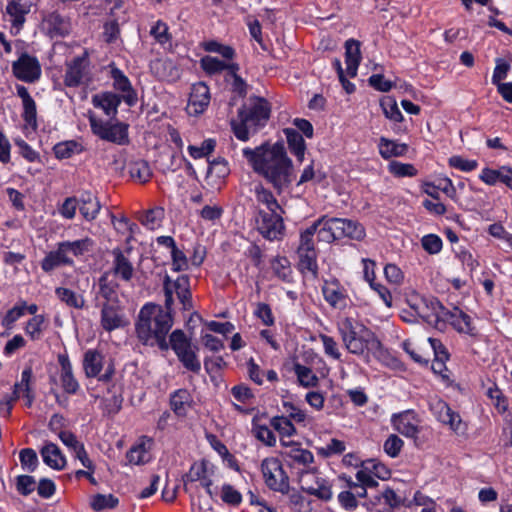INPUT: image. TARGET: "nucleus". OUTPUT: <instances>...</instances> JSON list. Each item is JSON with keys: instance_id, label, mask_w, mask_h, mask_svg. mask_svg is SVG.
<instances>
[{"instance_id": "obj_18", "label": "nucleus", "mask_w": 512, "mask_h": 512, "mask_svg": "<svg viewBox=\"0 0 512 512\" xmlns=\"http://www.w3.org/2000/svg\"><path fill=\"white\" fill-rule=\"evenodd\" d=\"M110 78L113 81V87L115 90L122 93L121 98L128 106H134L137 103V93L132 87V84L128 77L115 65L110 66Z\"/></svg>"}, {"instance_id": "obj_24", "label": "nucleus", "mask_w": 512, "mask_h": 512, "mask_svg": "<svg viewBox=\"0 0 512 512\" xmlns=\"http://www.w3.org/2000/svg\"><path fill=\"white\" fill-rule=\"evenodd\" d=\"M58 362L61 367L60 380L64 391L75 394L79 389V383L73 375L72 365L67 354H59Z\"/></svg>"}, {"instance_id": "obj_33", "label": "nucleus", "mask_w": 512, "mask_h": 512, "mask_svg": "<svg viewBox=\"0 0 512 512\" xmlns=\"http://www.w3.org/2000/svg\"><path fill=\"white\" fill-rule=\"evenodd\" d=\"M338 226L341 238L362 241L366 236L365 228L357 221L338 218Z\"/></svg>"}, {"instance_id": "obj_46", "label": "nucleus", "mask_w": 512, "mask_h": 512, "mask_svg": "<svg viewBox=\"0 0 512 512\" xmlns=\"http://www.w3.org/2000/svg\"><path fill=\"white\" fill-rule=\"evenodd\" d=\"M163 218L164 209L162 207H154L140 217V222L147 229L155 230L161 226Z\"/></svg>"}, {"instance_id": "obj_38", "label": "nucleus", "mask_w": 512, "mask_h": 512, "mask_svg": "<svg viewBox=\"0 0 512 512\" xmlns=\"http://www.w3.org/2000/svg\"><path fill=\"white\" fill-rule=\"evenodd\" d=\"M273 274L281 281L286 283L293 282V271L291 263L285 256H276L270 262Z\"/></svg>"}, {"instance_id": "obj_22", "label": "nucleus", "mask_w": 512, "mask_h": 512, "mask_svg": "<svg viewBox=\"0 0 512 512\" xmlns=\"http://www.w3.org/2000/svg\"><path fill=\"white\" fill-rule=\"evenodd\" d=\"M83 369L87 377L94 378L98 377L100 380L107 381L110 378L109 374L100 376V372L103 369V355L93 349H89L85 352L83 358Z\"/></svg>"}, {"instance_id": "obj_34", "label": "nucleus", "mask_w": 512, "mask_h": 512, "mask_svg": "<svg viewBox=\"0 0 512 512\" xmlns=\"http://www.w3.org/2000/svg\"><path fill=\"white\" fill-rule=\"evenodd\" d=\"M201 67L203 70L212 75L227 70L228 73H235L239 70L237 63H227L213 56H205L201 59Z\"/></svg>"}, {"instance_id": "obj_2", "label": "nucleus", "mask_w": 512, "mask_h": 512, "mask_svg": "<svg viewBox=\"0 0 512 512\" xmlns=\"http://www.w3.org/2000/svg\"><path fill=\"white\" fill-rule=\"evenodd\" d=\"M173 325L170 310L147 303L139 311L135 324L138 340L146 346H157L160 350L169 349L167 335Z\"/></svg>"}, {"instance_id": "obj_25", "label": "nucleus", "mask_w": 512, "mask_h": 512, "mask_svg": "<svg viewBox=\"0 0 512 512\" xmlns=\"http://www.w3.org/2000/svg\"><path fill=\"white\" fill-rule=\"evenodd\" d=\"M34 0H8L6 12L11 17L13 26L20 27L25 22V15L31 10Z\"/></svg>"}, {"instance_id": "obj_50", "label": "nucleus", "mask_w": 512, "mask_h": 512, "mask_svg": "<svg viewBox=\"0 0 512 512\" xmlns=\"http://www.w3.org/2000/svg\"><path fill=\"white\" fill-rule=\"evenodd\" d=\"M318 337L322 342L325 355L328 358L340 361L342 358V353L340 351V347L337 341L332 336L322 333L319 334Z\"/></svg>"}, {"instance_id": "obj_51", "label": "nucleus", "mask_w": 512, "mask_h": 512, "mask_svg": "<svg viewBox=\"0 0 512 512\" xmlns=\"http://www.w3.org/2000/svg\"><path fill=\"white\" fill-rule=\"evenodd\" d=\"M43 324L44 317L42 315H35L27 321L24 331L31 340H39L43 334Z\"/></svg>"}, {"instance_id": "obj_57", "label": "nucleus", "mask_w": 512, "mask_h": 512, "mask_svg": "<svg viewBox=\"0 0 512 512\" xmlns=\"http://www.w3.org/2000/svg\"><path fill=\"white\" fill-rule=\"evenodd\" d=\"M389 172L396 177H414L418 171L413 164L392 161L389 166Z\"/></svg>"}, {"instance_id": "obj_11", "label": "nucleus", "mask_w": 512, "mask_h": 512, "mask_svg": "<svg viewBox=\"0 0 512 512\" xmlns=\"http://www.w3.org/2000/svg\"><path fill=\"white\" fill-rule=\"evenodd\" d=\"M13 75L26 83H34L41 77V65L36 56L26 52L20 54L19 58L12 63Z\"/></svg>"}, {"instance_id": "obj_45", "label": "nucleus", "mask_w": 512, "mask_h": 512, "mask_svg": "<svg viewBox=\"0 0 512 512\" xmlns=\"http://www.w3.org/2000/svg\"><path fill=\"white\" fill-rule=\"evenodd\" d=\"M55 294L69 307L75 309H82L84 307V298L68 288L58 287L55 289Z\"/></svg>"}, {"instance_id": "obj_61", "label": "nucleus", "mask_w": 512, "mask_h": 512, "mask_svg": "<svg viewBox=\"0 0 512 512\" xmlns=\"http://www.w3.org/2000/svg\"><path fill=\"white\" fill-rule=\"evenodd\" d=\"M384 115L394 122H401L403 120V115L398 108V105L395 100L392 98L383 99L380 103Z\"/></svg>"}, {"instance_id": "obj_47", "label": "nucleus", "mask_w": 512, "mask_h": 512, "mask_svg": "<svg viewBox=\"0 0 512 512\" xmlns=\"http://www.w3.org/2000/svg\"><path fill=\"white\" fill-rule=\"evenodd\" d=\"M54 154L58 159H67L74 154L82 151V146L74 140L64 141L56 144L53 148Z\"/></svg>"}, {"instance_id": "obj_41", "label": "nucleus", "mask_w": 512, "mask_h": 512, "mask_svg": "<svg viewBox=\"0 0 512 512\" xmlns=\"http://www.w3.org/2000/svg\"><path fill=\"white\" fill-rule=\"evenodd\" d=\"M251 432L253 436L264 445L273 447L276 444V436L273 431L266 425L259 423L256 418L252 420Z\"/></svg>"}, {"instance_id": "obj_3", "label": "nucleus", "mask_w": 512, "mask_h": 512, "mask_svg": "<svg viewBox=\"0 0 512 512\" xmlns=\"http://www.w3.org/2000/svg\"><path fill=\"white\" fill-rule=\"evenodd\" d=\"M337 331L347 351L357 356L376 353L381 343L375 334L352 317H341L336 323Z\"/></svg>"}, {"instance_id": "obj_15", "label": "nucleus", "mask_w": 512, "mask_h": 512, "mask_svg": "<svg viewBox=\"0 0 512 512\" xmlns=\"http://www.w3.org/2000/svg\"><path fill=\"white\" fill-rule=\"evenodd\" d=\"M391 423L397 432L407 438H416L421 431V420L413 410L393 414Z\"/></svg>"}, {"instance_id": "obj_60", "label": "nucleus", "mask_w": 512, "mask_h": 512, "mask_svg": "<svg viewBox=\"0 0 512 512\" xmlns=\"http://www.w3.org/2000/svg\"><path fill=\"white\" fill-rule=\"evenodd\" d=\"M421 245L427 253L435 255L441 252L443 241L436 234H427L421 238Z\"/></svg>"}, {"instance_id": "obj_29", "label": "nucleus", "mask_w": 512, "mask_h": 512, "mask_svg": "<svg viewBox=\"0 0 512 512\" xmlns=\"http://www.w3.org/2000/svg\"><path fill=\"white\" fill-rule=\"evenodd\" d=\"M289 447L290 449L286 452V457L289 459L291 465L302 467L308 472L314 462L312 452L299 445H292V443H290Z\"/></svg>"}, {"instance_id": "obj_30", "label": "nucleus", "mask_w": 512, "mask_h": 512, "mask_svg": "<svg viewBox=\"0 0 512 512\" xmlns=\"http://www.w3.org/2000/svg\"><path fill=\"white\" fill-rule=\"evenodd\" d=\"M283 133L286 137L290 152L299 162H302L306 152V143L303 136L295 128L290 127L284 128Z\"/></svg>"}, {"instance_id": "obj_39", "label": "nucleus", "mask_w": 512, "mask_h": 512, "mask_svg": "<svg viewBox=\"0 0 512 512\" xmlns=\"http://www.w3.org/2000/svg\"><path fill=\"white\" fill-rule=\"evenodd\" d=\"M271 426L275 429L281 437L282 446H290L289 441H286L285 437H291L296 434V428L292 424L289 418L285 416H275L270 421Z\"/></svg>"}, {"instance_id": "obj_62", "label": "nucleus", "mask_w": 512, "mask_h": 512, "mask_svg": "<svg viewBox=\"0 0 512 512\" xmlns=\"http://www.w3.org/2000/svg\"><path fill=\"white\" fill-rule=\"evenodd\" d=\"M363 463L368 468V472H371L375 479L378 478L381 480H386L390 477V470L376 459H368L363 461Z\"/></svg>"}, {"instance_id": "obj_21", "label": "nucleus", "mask_w": 512, "mask_h": 512, "mask_svg": "<svg viewBox=\"0 0 512 512\" xmlns=\"http://www.w3.org/2000/svg\"><path fill=\"white\" fill-rule=\"evenodd\" d=\"M297 268L304 279L316 280L319 275L317 251L296 252Z\"/></svg>"}, {"instance_id": "obj_7", "label": "nucleus", "mask_w": 512, "mask_h": 512, "mask_svg": "<svg viewBox=\"0 0 512 512\" xmlns=\"http://www.w3.org/2000/svg\"><path fill=\"white\" fill-rule=\"evenodd\" d=\"M283 212H266L259 210L256 218L257 231L269 241H279L285 236V224L282 218Z\"/></svg>"}, {"instance_id": "obj_53", "label": "nucleus", "mask_w": 512, "mask_h": 512, "mask_svg": "<svg viewBox=\"0 0 512 512\" xmlns=\"http://www.w3.org/2000/svg\"><path fill=\"white\" fill-rule=\"evenodd\" d=\"M315 228L307 227L306 229L300 232L299 236V244L296 252H307V251H316L315 248Z\"/></svg>"}, {"instance_id": "obj_58", "label": "nucleus", "mask_w": 512, "mask_h": 512, "mask_svg": "<svg viewBox=\"0 0 512 512\" xmlns=\"http://www.w3.org/2000/svg\"><path fill=\"white\" fill-rule=\"evenodd\" d=\"M216 142L213 139H206L200 146L189 145L188 152L193 159H200L208 156L215 149Z\"/></svg>"}, {"instance_id": "obj_44", "label": "nucleus", "mask_w": 512, "mask_h": 512, "mask_svg": "<svg viewBox=\"0 0 512 512\" xmlns=\"http://www.w3.org/2000/svg\"><path fill=\"white\" fill-rule=\"evenodd\" d=\"M32 377H33L32 368L31 367H26L22 371V373H21V380H20V382H17L14 385V391H13L12 397L10 398V400L7 401V405H8L7 414L8 415L10 414V411H11V408H12L11 403L13 401H16L19 398V392L20 391L29 392L31 390L30 384H31V381H32Z\"/></svg>"}, {"instance_id": "obj_8", "label": "nucleus", "mask_w": 512, "mask_h": 512, "mask_svg": "<svg viewBox=\"0 0 512 512\" xmlns=\"http://www.w3.org/2000/svg\"><path fill=\"white\" fill-rule=\"evenodd\" d=\"M265 484L273 491L285 493L289 489V478L281 461L276 457L265 458L261 463Z\"/></svg>"}, {"instance_id": "obj_4", "label": "nucleus", "mask_w": 512, "mask_h": 512, "mask_svg": "<svg viewBox=\"0 0 512 512\" xmlns=\"http://www.w3.org/2000/svg\"><path fill=\"white\" fill-rule=\"evenodd\" d=\"M271 107L267 100L261 97H251L239 110V122H232V128L237 139L247 141L251 133L263 127L270 117Z\"/></svg>"}, {"instance_id": "obj_43", "label": "nucleus", "mask_w": 512, "mask_h": 512, "mask_svg": "<svg viewBox=\"0 0 512 512\" xmlns=\"http://www.w3.org/2000/svg\"><path fill=\"white\" fill-rule=\"evenodd\" d=\"M255 197L258 204H261L266 207V212H272V211H280L283 212L281 206L279 205L278 201L272 194V192L266 188H264L262 185H258L255 188Z\"/></svg>"}, {"instance_id": "obj_32", "label": "nucleus", "mask_w": 512, "mask_h": 512, "mask_svg": "<svg viewBox=\"0 0 512 512\" xmlns=\"http://www.w3.org/2000/svg\"><path fill=\"white\" fill-rule=\"evenodd\" d=\"M67 257H80L89 252L93 247V240L89 237L75 241H62L58 243Z\"/></svg>"}, {"instance_id": "obj_26", "label": "nucleus", "mask_w": 512, "mask_h": 512, "mask_svg": "<svg viewBox=\"0 0 512 512\" xmlns=\"http://www.w3.org/2000/svg\"><path fill=\"white\" fill-rule=\"evenodd\" d=\"M360 61V42L355 39H348L345 42V63L347 76L353 78L357 75Z\"/></svg>"}, {"instance_id": "obj_35", "label": "nucleus", "mask_w": 512, "mask_h": 512, "mask_svg": "<svg viewBox=\"0 0 512 512\" xmlns=\"http://www.w3.org/2000/svg\"><path fill=\"white\" fill-rule=\"evenodd\" d=\"M192 402V396L187 389L176 390L170 397L171 409L178 416H185Z\"/></svg>"}, {"instance_id": "obj_9", "label": "nucleus", "mask_w": 512, "mask_h": 512, "mask_svg": "<svg viewBox=\"0 0 512 512\" xmlns=\"http://www.w3.org/2000/svg\"><path fill=\"white\" fill-rule=\"evenodd\" d=\"M165 294V308L172 309L174 298L172 296V288H176V296L182 304L184 310H189L192 307L190 280L186 275L178 276L176 280H171L168 275L165 276L163 282Z\"/></svg>"}, {"instance_id": "obj_16", "label": "nucleus", "mask_w": 512, "mask_h": 512, "mask_svg": "<svg viewBox=\"0 0 512 512\" xmlns=\"http://www.w3.org/2000/svg\"><path fill=\"white\" fill-rule=\"evenodd\" d=\"M210 99V90L205 83L198 82L193 84L186 106L187 113L191 116H198L204 113L210 103Z\"/></svg>"}, {"instance_id": "obj_64", "label": "nucleus", "mask_w": 512, "mask_h": 512, "mask_svg": "<svg viewBox=\"0 0 512 512\" xmlns=\"http://www.w3.org/2000/svg\"><path fill=\"white\" fill-rule=\"evenodd\" d=\"M221 499L227 505L238 506L242 502V495L232 485L224 484L221 487Z\"/></svg>"}, {"instance_id": "obj_31", "label": "nucleus", "mask_w": 512, "mask_h": 512, "mask_svg": "<svg viewBox=\"0 0 512 512\" xmlns=\"http://www.w3.org/2000/svg\"><path fill=\"white\" fill-rule=\"evenodd\" d=\"M122 100L119 95L106 92L93 96L92 103L95 107L101 108L107 116H111L117 113L118 106Z\"/></svg>"}, {"instance_id": "obj_1", "label": "nucleus", "mask_w": 512, "mask_h": 512, "mask_svg": "<svg viewBox=\"0 0 512 512\" xmlns=\"http://www.w3.org/2000/svg\"><path fill=\"white\" fill-rule=\"evenodd\" d=\"M242 153L254 172L264 177L279 193L293 181V164L282 143L262 144L254 149L247 147Z\"/></svg>"}, {"instance_id": "obj_13", "label": "nucleus", "mask_w": 512, "mask_h": 512, "mask_svg": "<svg viewBox=\"0 0 512 512\" xmlns=\"http://www.w3.org/2000/svg\"><path fill=\"white\" fill-rule=\"evenodd\" d=\"M430 409L437 420L448 425L451 430L457 434L466 432V424L462 421L460 415L454 412L450 406L441 399H435L430 403Z\"/></svg>"}, {"instance_id": "obj_48", "label": "nucleus", "mask_w": 512, "mask_h": 512, "mask_svg": "<svg viewBox=\"0 0 512 512\" xmlns=\"http://www.w3.org/2000/svg\"><path fill=\"white\" fill-rule=\"evenodd\" d=\"M129 173L133 180L146 183L152 176L151 169L145 161H135L129 167Z\"/></svg>"}, {"instance_id": "obj_6", "label": "nucleus", "mask_w": 512, "mask_h": 512, "mask_svg": "<svg viewBox=\"0 0 512 512\" xmlns=\"http://www.w3.org/2000/svg\"><path fill=\"white\" fill-rule=\"evenodd\" d=\"M169 347L175 352L178 360L189 371L198 374L201 362L197 355L198 348L193 346L182 330H174L169 337Z\"/></svg>"}, {"instance_id": "obj_42", "label": "nucleus", "mask_w": 512, "mask_h": 512, "mask_svg": "<svg viewBox=\"0 0 512 512\" xmlns=\"http://www.w3.org/2000/svg\"><path fill=\"white\" fill-rule=\"evenodd\" d=\"M295 375L299 384L305 388L316 387L319 383V378L312 371L311 368L304 366L300 363H295L293 366Z\"/></svg>"}, {"instance_id": "obj_56", "label": "nucleus", "mask_w": 512, "mask_h": 512, "mask_svg": "<svg viewBox=\"0 0 512 512\" xmlns=\"http://www.w3.org/2000/svg\"><path fill=\"white\" fill-rule=\"evenodd\" d=\"M19 459L23 470L34 472L38 466V457L32 448L22 449L19 453Z\"/></svg>"}, {"instance_id": "obj_63", "label": "nucleus", "mask_w": 512, "mask_h": 512, "mask_svg": "<svg viewBox=\"0 0 512 512\" xmlns=\"http://www.w3.org/2000/svg\"><path fill=\"white\" fill-rule=\"evenodd\" d=\"M450 167L458 169L462 172H471L478 167V162L473 159H466L462 156L454 155L448 160Z\"/></svg>"}, {"instance_id": "obj_28", "label": "nucleus", "mask_w": 512, "mask_h": 512, "mask_svg": "<svg viewBox=\"0 0 512 512\" xmlns=\"http://www.w3.org/2000/svg\"><path fill=\"white\" fill-rule=\"evenodd\" d=\"M43 462L54 470H62L66 465V458L60 448L52 443H46L41 451Z\"/></svg>"}, {"instance_id": "obj_27", "label": "nucleus", "mask_w": 512, "mask_h": 512, "mask_svg": "<svg viewBox=\"0 0 512 512\" xmlns=\"http://www.w3.org/2000/svg\"><path fill=\"white\" fill-rule=\"evenodd\" d=\"M112 270L116 277L123 281H130L134 275V267L130 260L124 255L120 249H114Z\"/></svg>"}, {"instance_id": "obj_14", "label": "nucleus", "mask_w": 512, "mask_h": 512, "mask_svg": "<svg viewBox=\"0 0 512 512\" xmlns=\"http://www.w3.org/2000/svg\"><path fill=\"white\" fill-rule=\"evenodd\" d=\"M324 300L334 309H346L351 300L347 289L337 279L325 280L322 285Z\"/></svg>"}, {"instance_id": "obj_40", "label": "nucleus", "mask_w": 512, "mask_h": 512, "mask_svg": "<svg viewBox=\"0 0 512 512\" xmlns=\"http://www.w3.org/2000/svg\"><path fill=\"white\" fill-rule=\"evenodd\" d=\"M378 149L380 155L384 159H389L391 157L404 155L407 150V146L406 144H400L385 137H381L379 140Z\"/></svg>"}, {"instance_id": "obj_54", "label": "nucleus", "mask_w": 512, "mask_h": 512, "mask_svg": "<svg viewBox=\"0 0 512 512\" xmlns=\"http://www.w3.org/2000/svg\"><path fill=\"white\" fill-rule=\"evenodd\" d=\"M118 499L112 494H97L92 497L91 507L95 511H101L104 509H112L118 505Z\"/></svg>"}, {"instance_id": "obj_10", "label": "nucleus", "mask_w": 512, "mask_h": 512, "mask_svg": "<svg viewBox=\"0 0 512 512\" xmlns=\"http://www.w3.org/2000/svg\"><path fill=\"white\" fill-rule=\"evenodd\" d=\"M416 313L429 325L442 330L443 316L446 308L433 297H422L413 306Z\"/></svg>"}, {"instance_id": "obj_55", "label": "nucleus", "mask_w": 512, "mask_h": 512, "mask_svg": "<svg viewBox=\"0 0 512 512\" xmlns=\"http://www.w3.org/2000/svg\"><path fill=\"white\" fill-rule=\"evenodd\" d=\"M26 312V302L22 301L16 304L14 307L9 309L5 316L2 319V326L10 329L14 325V323L24 316Z\"/></svg>"}, {"instance_id": "obj_36", "label": "nucleus", "mask_w": 512, "mask_h": 512, "mask_svg": "<svg viewBox=\"0 0 512 512\" xmlns=\"http://www.w3.org/2000/svg\"><path fill=\"white\" fill-rule=\"evenodd\" d=\"M101 205L97 197L91 193H84L79 199V210L81 215L87 220H94L99 214Z\"/></svg>"}, {"instance_id": "obj_12", "label": "nucleus", "mask_w": 512, "mask_h": 512, "mask_svg": "<svg viewBox=\"0 0 512 512\" xmlns=\"http://www.w3.org/2000/svg\"><path fill=\"white\" fill-rule=\"evenodd\" d=\"M129 320L118 302H105L101 308L100 325L106 332L124 328Z\"/></svg>"}, {"instance_id": "obj_23", "label": "nucleus", "mask_w": 512, "mask_h": 512, "mask_svg": "<svg viewBox=\"0 0 512 512\" xmlns=\"http://www.w3.org/2000/svg\"><path fill=\"white\" fill-rule=\"evenodd\" d=\"M41 269L45 273H51L55 269L61 267V266H73L74 261L73 258L67 257L60 245L56 244V249L48 252L45 257L42 259L41 263Z\"/></svg>"}, {"instance_id": "obj_19", "label": "nucleus", "mask_w": 512, "mask_h": 512, "mask_svg": "<svg viewBox=\"0 0 512 512\" xmlns=\"http://www.w3.org/2000/svg\"><path fill=\"white\" fill-rule=\"evenodd\" d=\"M152 447V438L147 436L140 437L127 451V463L130 465H145L149 463L152 460Z\"/></svg>"}, {"instance_id": "obj_49", "label": "nucleus", "mask_w": 512, "mask_h": 512, "mask_svg": "<svg viewBox=\"0 0 512 512\" xmlns=\"http://www.w3.org/2000/svg\"><path fill=\"white\" fill-rule=\"evenodd\" d=\"M46 23L53 36H64L69 32V24L59 14H50L46 19Z\"/></svg>"}, {"instance_id": "obj_20", "label": "nucleus", "mask_w": 512, "mask_h": 512, "mask_svg": "<svg viewBox=\"0 0 512 512\" xmlns=\"http://www.w3.org/2000/svg\"><path fill=\"white\" fill-rule=\"evenodd\" d=\"M310 227L315 228V235L319 242L332 243L335 240L341 239L338 218L323 216L314 221Z\"/></svg>"}, {"instance_id": "obj_52", "label": "nucleus", "mask_w": 512, "mask_h": 512, "mask_svg": "<svg viewBox=\"0 0 512 512\" xmlns=\"http://www.w3.org/2000/svg\"><path fill=\"white\" fill-rule=\"evenodd\" d=\"M506 165L499 167L498 169H492L489 167H485L481 170L479 174V179L489 186H494L497 183H502L503 174L505 171Z\"/></svg>"}, {"instance_id": "obj_37", "label": "nucleus", "mask_w": 512, "mask_h": 512, "mask_svg": "<svg viewBox=\"0 0 512 512\" xmlns=\"http://www.w3.org/2000/svg\"><path fill=\"white\" fill-rule=\"evenodd\" d=\"M84 75V61L75 58L67 64L64 83L68 87H77L81 84Z\"/></svg>"}, {"instance_id": "obj_59", "label": "nucleus", "mask_w": 512, "mask_h": 512, "mask_svg": "<svg viewBox=\"0 0 512 512\" xmlns=\"http://www.w3.org/2000/svg\"><path fill=\"white\" fill-rule=\"evenodd\" d=\"M22 105H23L22 118H23L26 126L31 128L33 131H35L38 127L36 103H35L34 99H32L28 102L22 103Z\"/></svg>"}, {"instance_id": "obj_5", "label": "nucleus", "mask_w": 512, "mask_h": 512, "mask_svg": "<svg viewBox=\"0 0 512 512\" xmlns=\"http://www.w3.org/2000/svg\"><path fill=\"white\" fill-rule=\"evenodd\" d=\"M92 133L99 139L117 145L129 143V125L118 120H103L95 115L89 116Z\"/></svg>"}, {"instance_id": "obj_17", "label": "nucleus", "mask_w": 512, "mask_h": 512, "mask_svg": "<svg viewBox=\"0 0 512 512\" xmlns=\"http://www.w3.org/2000/svg\"><path fill=\"white\" fill-rule=\"evenodd\" d=\"M449 323L457 332L469 336L476 335V328L472 324L471 317L458 307L451 310L446 309L443 316V329Z\"/></svg>"}]
</instances>
